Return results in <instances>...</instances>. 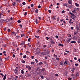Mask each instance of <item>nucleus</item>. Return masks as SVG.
I'll list each match as a JSON object with an SVG mask.
<instances>
[{
    "mask_svg": "<svg viewBox=\"0 0 80 80\" xmlns=\"http://www.w3.org/2000/svg\"><path fill=\"white\" fill-rule=\"evenodd\" d=\"M41 65H43V63L42 62H40L38 63V65L39 67H42V66H41Z\"/></svg>",
    "mask_w": 80,
    "mask_h": 80,
    "instance_id": "1",
    "label": "nucleus"
},
{
    "mask_svg": "<svg viewBox=\"0 0 80 80\" xmlns=\"http://www.w3.org/2000/svg\"><path fill=\"white\" fill-rule=\"evenodd\" d=\"M14 72L15 73V74L18 73V70L17 69H15L14 70Z\"/></svg>",
    "mask_w": 80,
    "mask_h": 80,
    "instance_id": "2",
    "label": "nucleus"
},
{
    "mask_svg": "<svg viewBox=\"0 0 80 80\" xmlns=\"http://www.w3.org/2000/svg\"><path fill=\"white\" fill-rule=\"evenodd\" d=\"M63 6H65V7H68V4L67 3H64L63 4Z\"/></svg>",
    "mask_w": 80,
    "mask_h": 80,
    "instance_id": "3",
    "label": "nucleus"
},
{
    "mask_svg": "<svg viewBox=\"0 0 80 80\" xmlns=\"http://www.w3.org/2000/svg\"><path fill=\"white\" fill-rule=\"evenodd\" d=\"M68 3L69 4H72V0H69L68 1Z\"/></svg>",
    "mask_w": 80,
    "mask_h": 80,
    "instance_id": "4",
    "label": "nucleus"
},
{
    "mask_svg": "<svg viewBox=\"0 0 80 80\" xmlns=\"http://www.w3.org/2000/svg\"><path fill=\"white\" fill-rule=\"evenodd\" d=\"M27 76H28V77H31L32 76V74H30V73H28L27 74Z\"/></svg>",
    "mask_w": 80,
    "mask_h": 80,
    "instance_id": "5",
    "label": "nucleus"
},
{
    "mask_svg": "<svg viewBox=\"0 0 80 80\" xmlns=\"http://www.w3.org/2000/svg\"><path fill=\"white\" fill-rule=\"evenodd\" d=\"M46 53H47V54H48L49 53H50V51L49 50L47 49V51L45 52Z\"/></svg>",
    "mask_w": 80,
    "mask_h": 80,
    "instance_id": "6",
    "label": "nucleus"
},
{
    "mask_svg": "<svg viewBox=\"0 0 80 80\" xmlns=\"http://www.w3.org/2000/svg\"><path fill=\"white\" fill-rule=\"evenodd\" d=\"M75 68H72L71 70L72 73H74V71H75Z\"/></svg>",
    "mask_w": 80,
    "mask_h": 80,
    "instance_id": "7",
    "label": "nucleus"
},
{
    "mask_svg": "<svg viewBox=\"0 0 80 80\" xmlns=\"http://www.w3.org/2000/svg\"><path fill=\"white\" fill-rule=\"evenodd\" d=\"M69 7V8H73V6L71 4V5H70Z\"/></svg>",
    "mask_w": 80,
    "mask_h": 80,
    "instance_id": "8",
    "label": "nucleus"
},
{
    "mask_svg": "<svg viewBox=\"0 0 80 80\" xmlns=\"http://www.w3.org/2000/svg\"><path fill=\"white\" fill-rule=\"evenodd\" d=\"M16 2H14L12 3V6H15V5H16Z\"/></svg>",
    "mask_w": 80,
    "mask_h": 80,
    "instance_id": "9",
    "label": "nucleus"
},
{
    "mask_svg": "<svg viewBox=\"0 0 80 80\" xmlns=\"http://www.w3.org/2000/svg\"><path fill=\"white\" fill-rule=\"evenodd\" d=\"M20 45H25V42H22V43H21L20 44Z\"/></svg>",
    "mask_w": 80,
    "mask_h": 80,
    "instance_id": "10",
    "label": "nucleus"
},
{
    "mask_svg": "<svg viewBox=\"0 0 80 80\" xmlns=\"http://www.w3.org/2000/svg\"><path fill=\"white\" fill-rule=\"evenodd\" d=\"M58 46L59 47H63V44H62V43H60V44H58Z\"/></svg>",
    "mask_w": 80,
    "mask_h": 80,
    "instance_id": "11",
    "label": "nucleus"
},
{
    "mask_svg": "<svg viewBox=\"0 0 80 80\" xmlns=\"http://www.w3.org/2000/svg\"><path fill=\"white\" fill-rule=\"evenodd\" d=\"M40 68H39V67H38V68L36 69L37 71H38V72H39V71H40Z\"/></svg>",
    "mask_w": 80,
    "mask_h": 80,
    "instance_id": "12",
    "label": "nucleus"
},
{
    "mask_svg": "<svg viewBox=\"0 0 80 80\" xmlns=\"http://www.w3.org/2000/svg\"><path fill=\"white\" fill-rule=\"evenodd\" d=\"M75 4L76 7H78L79 6V4L77 3V2L75 3Z\"/></svg>",
    "mask_w": 80,
    "mask_h": 80,
    "instance_id": "13",
    "label": "nucleus"
},
{
    "mask_svg": "<svg viewBox=\"0 0 80 80\" xmlns=\"http://www.w3.org/2000/svg\"><path fill=\"white\" fill-rule=\"evenodd\" d=\"M64 75L65 77H67V72H65Z\"/></svg>",
    "mask_w": 80,
    "mask_h": 80,
    "instance_id": "14",
    "label": "nucleus"
},
{
    "mask_svg": "<svg viewBox=\"0 0 80 80\" xmlns=\"http://www.w3.org/2000/svg\"><path fill=\"white\" fill-rule=\"evenodd\" d=\"M6 77H7V74H5L4 77V78H3V80H5L6 79Z\"/></svg>",
    "mask_w": 80,
    "mask_h": 80,
    "instance_id": "15",
    "label": "nucleus"
},
{
    "mask_svg": "<svg viewBox=\"0 0 80 80\" xmlns=\"http://www.w3.org/2000/svg\"><path fill=\"white\" fill-rule=\"evenodd\" d=\"M71 40H72V38H68V39L67 42H68V43H69V42H70V41Z\"/></svg>",
    "mask_w": 80,
    "mask_h": 80,
    "instance_id": "16",
    "label": "nucleus"
},
{
    "mask_svg": "<svg viewBox=\"0 0 80 80\" xmlns=\"http://www.w3.org/2000/svg\"><path fill=\"white\" fill-rule=\"evenodd\" d=\"M71 43H76V41H72L71 42Z\"/></svg>",
    "mask_w": 80,
    "mask_h": 80,
    "instance_id": "17",
    "label": "nucleus"
},
{
    "mask_svg": "<svg viewBox=\"0 0 80 80\" xmlns=\"http://www.w3.org/2000/svg\"><path fill=\"white\" fill-rule=\"evenodd\" d=\"M79 74H78V72L76 73V77H79Z\"/></svg>",
    "mask_w": 80,
    "mask_h": 80,
    "instance_id": "18",
    "label": "nucleus"
},
{
    "mask_svg": "<svg viewBox=\"0 0 80 80\" xmlns=\"http://www.w3.org/2000/svg\"><path fill=\"white\" fill-rule=\"evenodd\" d=\"M5 20L6 22H10V19H6Z\"/></svg>",
    "mask_w": 80,
    "mask_h": 80,
    "instance_id": "19",
    "label": "nucleus"
},
{
    "mask_svg": "<svg viewBox=\"0 0 80 80\" xmlns=\"http://www.w3.org/2000/svg\"><path fill=\"white\" fill-rule=\"evenodd\" d=\"M63 62H60V65H62V66H63Z\"/></svg>",
    "mask_w": 80,
    "mask_h": 80,
    "instance_id": "20",
    "label": "nucleus"
},
{
    "mask_svg": "<svg viewBox=\"0 0 80 80\" xmlns=\"http://www.w3.org/2000/svg\"><path fill=\"white\" fill-rule=\"evenodd\" d=\"M21 62H22V63H25V61L24 60H21Z\"/></svg>",
    "mask_w": 80,
    "mask_h": 80,
    "instance_id": "21",
    "label": "nucleus"
},
{
    "mask_svg": "<svg viewBox=\"0 0 80 80\" xmlns=\"http://www.w3.org/2000/svg\"><path fill=\"white\" fill-rule=\"evenodd\" d=\"M72 19H70V21H69V23H70V25H72V24H71V22H72Z\"/></svg>",
    "mask_w": 80,
    "mask_h": 80,
    "instance_id": "22",
    "label": "nucleus"
},
{
    "mask_svg": "<svg viewBox=\"0 0 80 80\" xmlns=\"http://www.w3.org/2000/svg\"><path fill=\"white\" fill-rule=\"evenodd\" d=\"M52 18L53 20H54V19H55V20H56V16H53L52 17Z\"/></svg>",
    "mask_w": 80,
    "mask_h": 80,
    "instance_id": "23",
    "label": "nucleus"
},
{
    "mask_svg": "<svg viewBox=\"0 0 80 80\" xmlns=\"http://www.w3.org/2000/svg\"><path fill=\"white\" fill-rule=\"evenodd\" d=\"M36 23L37 24H38V19H36Z\"/></svg>",
    "mask_w": 80,
    "mask_h": 80,
    "instance_id": "24",
    "label": "nucleus"
},
{
    "mask_svg": "<svg viewBox=\"0 0 80 80\" xmlns=\"http://www.w3.org/2000/svg\"><path fill=\"white\" fill-rule=\"evenodd\" d=\"M38 9H36L35 10V12L36 13H38Z\"/></svg>",
    "mask_w": 80,
    "mask_h": 80,
    "instance_id": "25",
    "label": "nucleus"
},
{
    "mask_svg": "<svg viewBox=\"0 0 80 80\" xmlns=\"http://www.w3.org/2000/svg\"><path fill=\"white\" fill-rule=\"evenodd\" d=\"M35 63V62H31V65H34Z\"/></svg>",
    "mask_w": 80,
    "mask_h": 80,
    "instance_id": "26",
    "label": "nucleus"
},
{
    "mask_svg": "<svg viewBox=\"0 0 80 80\" xmlns=\"http://www.w3.org/2000/svg\"><path fill=\"white\" fill-rule=\"evenodd\" d=\"M68 37H72V35H71V34H68Z\"/></svg>",
    "mask_w": 80,
    "mask_h": 80,
    "instance_id": "27",
    "label": "nucleus"
},
{
    "mask_svg": "<svg viewBox=\"0 0 80 80\" xmlns=\"http://www.w3.org/2000/svg\"><path fill=\"white\" fill-rule=\"evenodd\" d=\"M17 79L15 78L14 77H13L12 79V80H16Z\"/></svg>",
    "mask_w": 80,
    "mask_h": 80,
    "instance_id": "28",
    "label": "nucleus"
},
{
    "mask_svg": "<svg viewBox=\"0 0 80 80\" xmlns=\"http://www.w3.org/2000/svg\"><path fill=\"white\" fill-rule=\"evenodd\" d=\"M21 72L22 74H23V73H24V71L23 70H21Z\"/></svg>",
    "mask_w": 80,
    "mask_h": 80,
    "instance_id": "29",
    "label": "nucleus"
},
{
    "mask_svg": "<svg viewBox=\"0 0 80 80\" xmlns=\"http://www.w3.org/2000/svg\"><path fill=\"white\" fill-rule=\"evenodd\" d=\"M41 32V31H40V30H38L37 31V33H40Z\"/></svg>",
    "mask_w": 80,
    "mask_h": 80,
    "instance_id": "30",
    "label": "nucleus"
},
{
    "mask_svg": "<svg viewBox=\"0 0 80 80\" xmlns=\"http://www.w3.org/2000/svg\"><path fill=\"white\" fill-rule=\"evenodd\" d=\"M28 70H31V67H30V66H28Z\"/></svg>",
    "mask_w": 80,
    "mask_h": 80,
    "instance_id": "31",
    "label": "nucleus"
},
{
    "mask_svg": "<svg viewBox=\"0 0 80 80\" xmlns=\"http://www.w3.org/2000/svg\"><path fill=\"white\" fill-rule=\"evenodd\" d=\"M64 64H66V65H67V61H65V62H64Z\"/></svg>",
    "mask_w": 80,
    "mask_h": 80,
    "instance_id": "32",
    "label": "nucleus"
},
{
    "mask_svg": "<svg viewBox=\"0 0 80 80\" xmlns=\"http://www.w3.org/2000/svg\"><path fill=\"white\" fill-rule=\"evenodd\" d=\"M42 72H44L45 71V68H43L42 69Z\"/></svg>",
    "mask_w": 80,
    "mask_h": 80,
    "instance_id": "33",
    "label": "nucleus"
},
{
    "mask_svg": "<svg viewBox=\"0 0 80 80\" xmlns=\"http://www.w3.org/2000/svg\"><path fill=\"white\" fill-rule=\"evenodd\" d=\"M56 60H58V61H59V60H60V59H59V58H56Z\"/></svg>",
    "mask_w": 80,
    "mask_h": 80,
    "instance_id": "34",
    "label": "nucleus"
},
{
    "mask_svg": "<svg viewBox=\"0 0 80 80\" xmlns=\"http://www.w3.org/2000/svg\"><path fill=\"white\" fill-rule=\"evenodd\" d=\"M79 27L78 26L76 27V29H77V30H78H78H79Z\"/></svg>",
    "mask_w": 80,
    "mask_h": 80,
    "instance_id": "35",
    "label": "nucleus"
},
{
    "mask_svg": "<svg viewBox=\"0 0 80 80\" xmlns=\"http://www.w3.org/2000/svg\"><path fill=\"white\" fill-rule=\"evenodd\" d=\"M28 45L29 47H31V45L30 44V43H28Z\"/></svg>",
    "mask_w": 80,
    "mask_h": 80,
    "instance_id": "36",
    "label": "nucleus"
},
{
    "mask_svg": "<svg viewBox=\"0 0 80 80\" xmlns=\"http://www.w3.org/2000/svg\"><path fill=\"white\" fill-rule=\"evenodd\" d=\"M70 14H71V15H72V16H73V15H74V14H73V13H72L71 12H70L69 13Z\"/></svg>",
    "mask_w": 80,
    "mask_h": 80,
    "instance_id": "37",
    "label": "nucleus"
},
{
    "mask_svg": "<svg viewBox=\"0 0 80 80\" xmlns=\"http://www.w3.org/2000/svg\"><path fill=\"white\" fill-rule=\"evenodd\" d=\"M74 35H76V34H77V32L76 31H75L74 32Z\"/></svg>",
    "mask_w": 80,
    "mask_h": 80,
    "instance_id": "38",
    "label": "nucleus"
},
{
    "mask_svg": "<svg viewBox=\"0 0 80 80\" xmlns=\"http://www.w3.org/2000/svg\"><path fill=\"white\" fill-rule=\"evenodd\" d=\"M26 57H27V56H26V55H25L23 56V58H26Z\"/></svg>",
    "mask_w": 80,
    "mask_h": 80,
    "instance_id": "39",
    "label": "nucleus"
},
{
    "mask_svg": "<svg viewBox=\"0 0 80 80\" xmlns=\"http://www.w3.org/2000/svg\"><path fill=\"white\" fill-rule=\"evenodd\" d=\"M0 75H2V77H3L4 76V75H3V74L2 73H1L0 74Z\"/></svg>",
    "mask_w": 80,
    "mask_h": 80,
    "instance_id": "40",
    "label": "nucleus"
},
{
    "mask_svg": "<svg viewBox=\"0 0 80 80\" xmlns=\"http://www.w3.org/2000/svg\"><path fill=\"white\" fill-rule=\"evenodd\" d=\"M78 43H80V39H78Z\"/></svg>",
    "mask_w": 80,
    "mask_h": 80,
    "instance_id": "41",
    "label": "nucleus"
},
{
    "mask_svg": "<svg viewBox=\"0 0 80 80\" xmlns=\"http://www.w3.org/2000/svg\"><path fill=\"white\" fill-rule=\"evenodd\" d=\"M35 62H36V63H38V60H37V59H35Z\"/></svg>",
    "mask_w": 80,
    "mask_h": 80,
    "instance_id": "42",
    "label": "nucleus"
},
{
    "mask_svg": "<svg viewBox=\"0 0 80 80\" xmlns=\"http://www.w3.org/2000/svg\"><path fill=\"white\" fill-rule=\"evenodd\" d=\"M35 38H39V37H40L39 36H35Z\"/></svg>",
    "mask_w": 80,
    "mask_h": 80,
    "instance_id": "43",
    "label": "nucleus"
},
{
    "mask_svg": "<svg viewBox=\"0 0 80 80\" xmlns=\"http://www.w3.org/2000/svg\"><path fill=\"white\" fill-rule=\"evenodd\" d=\"M75 66H77V67H78V63H76L75 64Z\"/></svg>",
    "mask_w": 80,
    "mask_h": 80,
    "instance_id": "44",
    "label": "nucleus"
},
{
    "mask_svg": "<svg viewBox=\"0 0 80 80\" xmlns=\"http://www.w3.org/2000/svg\"><path fill=\"white\" fill-rule=\"evenodd\" d=\"M74 38H76V39H78V37H73Z\"/></svg>",
    "mask_w": 80,
    "mask_h": 80,
    "instance_id": "45",
    "label": "nucleus"
},
{
    "mask_svg": "<svg viewBox=\"0 0 80 80\" xmlns=\"http://www.w3.org/2000/svg\"><path fill=\"white\" fill-rule=\"evenodd\" d=\"M17 22L18 23H20V22H21V21H20V20H18V21Z\"/></svg>",
    "mask_w": 80,
    "mask_h": 80,
    "instance_id": "46",
    "label": "nucleus"
},
{
    "mask_svg": "<svg viewBox=\"0 0 80 80\" xmlns=\"http://www.w3.org/2000/svg\"><path fill=\"white\" fill-rule=\"evenodd\" d=\"M44 48H45L46 47H47V45H44L43 46Z\"/></svg>",
    "mask_w": 80,
    "mask_h": 80,
    "instance_id": "47",
    "label": "nucleus"
},
{
    "mask_svg": "<svg viewBox=\"0 0 80 80\" xmlns=\"http://www.w3.org/2000/svg\"><path fill=\"white\" fill-rule=\"evenodd\" d=\"M27 12H26L24 14V15H25V16H26V15H27Z\"/></svg>",
    "mask_w": 80,
    "mask_h": 80,
    "instance_id": "48",
    "label": "nucleus"
},
{
    "mask_svg": "<svg viewBox=\"0 0 80 80\" xmlns=\"http://www.w3.org/2000/svg\"><path fill=\"white\" fill-rule=\"evenodd\" d=\"M31 58L32 59H33V58H34V56H31Z\"/></svg>",
    "mask_w": 80,
    "mask_h": 80,
    "instance_id": "49",
    "label": "nucleus"
},
{
    "mask_svg": "<svg viewBox=\"0 0 80 80\" xmlns=\"http://www.w3.org/2000/svg\"><path fill=\"white\" fill-rule=\"evenodd\" d=\"M30 39H31V38L28 39V41L29 42H30Z\"/></svg>",
    "mask_w": 80,
    "mask_h": 80,
    "instance_id": "50",
    "label": "nucleus"
},
{
    "mask_svg": "<svg viewBox=\"0 0 80 80\" xmlns=\"http://www.w3.org/2000/svg\"><path fill=\"white\" fill-rule=\"evenodd\" d=\"M19 26H20L21 28H22V25L19 24Z\"/></svg>",
    "mask_w": 80,
    "mask_h": 80,
    "instance_id": "51",
    "label": "nucleus"
},
{
    "mask_svg": "<svg viewBox=\"0 0 80 80\" xmlns=\"http://www.w3.org/2000/svg\"><path fill=\"white\" fill-rule=\"evenodd\" d=\"M38 8H41V6H40V5L38 6Z\"/></svg>",
    "mask_w": 80,
    "mask_h": 80,
    "instance_id": "52",
    "label": "nucleus"
},
{
    "mask_svg": "<svg viewBox=\"0 0 80 80\" xmlns=\"http://www.w3.org/2000/svg\"><path fill=\"white\" fill-rule=\"evenodd\" d=\"M19 30H17V32H16V33H19Z\"/></svg>",
    "mask_w": 80,
    "mask_h": 80,
    "instance_id": "53",
    "label": "nucleus"
},
{
    "mask_svg": "<svg viewBox=\"0 0 80 80\" xmlns=\"http://www.w3.org/2000/svg\"><path fill=\"white\" fill-rule=\"evenodd\" d=\"M0 62H2V59L0 58Z\"/></svg>",
    "mask_w": 80,
    "mask_h": 80,
    "instance_id": "54",
    "label": "nucleus"
},
{
    "mask_svg": "<svg viewBox=\"0 0 80 80\" xmlns=\"http://www.w3.org/2000/svg\"><path fill=\"white\" fill-rule=\"evenodd\" d=\"M31 7H33V4H32L31 5Z\"/></svg>",
    "mask_w": 80,
    "mask_h": 80,
    "instance_id": "55",
    "label": "nucleus"
},
{
    "mask_svg": "<svg viewBox=\"0 0 80 80\" xmlns=\"http://www.w3.org/2000/svg\"><path fill=\"white\" fill-rule=\"evenodd\" d=\"M8 32H10V31H11V30H10V29H8Z\"/></svg>",
    "mask_w": 80,
    "mask_h": 80,
    "instance_id": "56",
    "label": "nucleus"
},
{
    "mask_svg": "<svg viewBox=\"0 0 80 80\" xmlns=\"http://www.w3.org/2000/svg\"><path fill=\"white\" fill-rule=\"evenodd\" d=\"M62 13H65V11H62Z\"/></svg>",
    "mask_w": 80,
    "mask_h": 80,
    "instance_id": "57",
    "label": "nucleus"
},
{
    "mask_svg": "<svg viewBox=\"0 0 80 80\" xmlns=\"http://www.w3.org/2000/svg\"><path fill=\"white\" fill-rule=\"evenodd\" d=\"M24 35H24V34H21V37H22L24 36Z\"/></svg>",
    "mask_w": 80,
    "mask_h": 80,
    "instance_id": "58",
    "label": "nucleus"
},
{
    "mask_svg": "<svg viewBox=\"0 0 80 80\" xmlns=\"http://www.w3.org/2000/svg\"><path fill=\"white\" fill-rule=\"evenodd\" d=\"M48 12H49V13H52V12H51V10H48Z\"/></svg>",
    "mask_w": 80,
    "mask_h": 80,
    "instance_id": "59",
    "label": "nucleus"
},
{
    "mask_svg": "<svg viewBox=\"0 0 80 80\" xmlns=\"http://www.w3.org/2000/svg\"><path fill=\"white\" fill-rule=\"evenodd\" d=\"M6 30H7V28H4V31H6Z\"/></svg>",
    "mask_w": 80,
    "mask_h": 80,
    "instance_id": "60",
    "label": "nucleus"
},
{
    "mask_svg": "<svg viewBox=\"0 0 80 80\" xmlns=\"http://www.w3.org/2000/svg\"><path fill=\"white\" fill-rule=\"evenodd\" d=\"M26 3L25 2H23V3H22V5H25Z\"/></svg>",
    "mask_w": 80,
    "mask_h": 80,
    "instance_id": "61",
    "label": "nucleus"
},
{
    "mask_svg": "<svg viewBox=\"0 0 80 80\" xmlns=\"http://www.w3.org/2000/svg\"><path fill=\"white\" fill-rule=\"evenodd\" d=\"M59 19H60V18H59V17L57 18V21H58H58L59 20Z\"/></svg>",
    "mask_w": 80,
    "mask_h": 80,
    "instance_id": "62",
    "label": "nucleus"
},
{
    "mask_svg": "<svg viewBox=\"0 0 80 80\" xmlns=\"http://www.w3.org/2000/svg\"><path fill=\"white\" fill-rule=\"evenodd\" d=\"M5 59L6 60H9V58H8L7 57V58H5Z\"/></svg>",
    "mask_w": 80,
    "mask_h": 80,
    "instance_id": "63",
    "label": "nucleus"
},
{
    "mask_svg": "<svg viewBox=\"0 0 80 80\" xmlns=\"http://www.w3.org/2000/svg\"><path fill=\"white\" fill-rule=\"evenodd\" d=\"M71 76H72V77H75V75H74L73 74H72L71 75Z\"/></svg>",
    "mask_w": 80,
    "mask_h": 80,
    "instance_id": "64",
    "label": "nucleus"
}]
</instances>
